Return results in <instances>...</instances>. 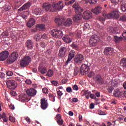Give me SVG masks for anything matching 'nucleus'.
<instances>
[{
    "label": "nucleus",
    "instance_id": "1",
    "mask_svg": "<svg viewBox=\"0 0 126 126\" xmlns=\"http://www.w3.org/2000/svg\"><path fill=\"white\" fill-rule=\"evenodd\" d=\"M43 7L46 11H52L56 12L57 10H62L63 8V1H60L57 3L54 2L52 4V7L54 9V11L52 10V5L49 3H44L43 4Z\"/></svg>",
    "mask_w": 126,
    "mask_h": 126
},
{
    "label": "nucleus",
    "instance_id": "2",
    "mask_svg": "<svg viewBox=\"0 0 126 126\" xmlns=\"http://www.w3.org/2000/svg\"><path fill=\"white\" fill-rule=\"evenodd\" d=\"M103 15L105 18L107 19H118L120 17V14H119V10H114L113 11L108 14L107 13H104L103 14Z\"/></svg>",
    "mask_w": 126,
    "mask_h": 126
},
{
    "label": "nucleus",
    "instance_id": "3",
    "mask_svg": "<svg viewBox=\"0 0 126 126\" xmlns=\"http://www.w3.org/2000/svg\"><path fill=\"white\" fill-rule=\"evenodd\" d=\"M99 41H100V37L98 35L94 34L91 37L89 40L90 45L91 47H95Z\"/></svg>",
    "mask_w": 126,
    "mask_h": 126
},
{
    "label": "nucleus",
    "instance_id": "4",
    "mask_svg": "<svg viewBox=\"0 0 126 126\" xmlns=\"http://www.w3.org/2000/svg\"><path fill=\"white\" fill-rule=\"evenodd\" d=\"M18 58V53L17 52H13L9 56L7 60V63H13Z\"/></svg>",
    "mask_w": 126,
    "mask_h": 126
},
{
    "label": "nucleus",
    "instance_id": "5",
    "mask_svg": "<svg viewBox=\"0 0 126 126\" xmlns=\"http://www.w3.org/2000/svg\"><path fill=\"white\" fill-rule=\"evenodd\" d=\"M30 62H31V58L29 56H27L21 59L20 61V64L22 67H25V66L29 65Z\"/></svg>",
    "mask_w": 126,
    "mask_h": 126
},
{
    "label": "nucleus",
    "instance_id": "6",
    "mask_svg": "<svg viewBox=\"0 0 126 126\" xmlns=\"http://www.w3.org/2000/svg\"><path fill=\"white\" fill-rule=\"evenodd\" d=\"M84 61V56L81 54H77L75 56L74 58V63L75 65L80 64Z\"/></svg>",
    "mask_w": 126,
    "mask_h": 126
},
{
    "label": "nucleus",
    "instance_id": "7",
    "mask_svg": "<svg viewBox=\"0 0 126 126\" xmlns=\"http://www.w3.org/2000/svg\"><path fill=\"white\" fill-rule=\"evenodd\" d=\"M51 35L52 37H54V38H59V39H61V38H63V31L56 29L52 30Z\"/></svg>",
    "mask_w": 126,
    "mask_h": 126
},
{
    "label": "nucleus",
    "instance_id": "8",
    "mask_svg": "<svg viewBox=\"0 0 126 126\" xmlns=\"http://www.w3.org/2000/svg\"><path fill=\"white\" fill-rule=\"evenodd\" d=\"M6 84L9 89H15L17 87V83L14 80H9L6 83Z\"/></svg>",
    "mask_w": 126,
    "mask_h": 126
},
{
    "label": "nucleus",
    "instance_id": "9",
    "mask_svg": "<svg viewBox=\"0 0 126 126\" xmlns=\"http://www.w3.org/2000/svg\"><path fill=\"white\" fill-rule=\"evenodd\" d=\"M75 51H74V50H71L68 53V58L65 64L67 65L70 63H71V61H72V59H73V58H75Z\"/></svg>",
    "mask_w": 126,
    "mask_h": 126
},
{
    "label": "nucleus",
    "instance_id": "10",
    "mask_svg": "<svg viewBox=\"0 0 126 126\" xmlns=\"http://www.w3.org/2000/svg\"><path fill=\"white\" fill-rule=\"evenodd\" d=\"M90 70V68L87 65L83 64L82 65L81 68H80V72L81 74H87L89 72Z\"/></svg>",
    "mask_w": 126,
    "mask_h": 126
},
{
    "label": "nucleus",
    "instance_id": "11",
    "mask_svg": "<svg viewBox=\"0 0 126 126\" xmlns=\"http://www.w3.org/2000/svg\"><path fill=\"white\" fill-rule=\"evenodd\" d=\"M9 56V52L7 51H4L0 53V61L3 62L5 61Z\"/></svg>",
    "mask_w": 126,
    "mask_h": 126
},
{
    "label": "nucleus",
    "instance_id": "12",
    "mask_svg": "<svg viewBox=\"0 0 126 126\" xmlns=\"http://www.w3.org/2000/svg\"><path fill=\"white\" fill-rule=\"evenodd\" d=\"M66 51L67 49L66 48L64 47H61L60 48V50L59 52L58 56L60 58H64V56H65V53H66Z\"/></svg>",
    "mask_w": 126,
    "mask_h": 126
},
{
    "label": "nucleus",
    "instance_id": "13",
    "mask_svg": "<svg viewBox=\"0 0 126 126\" xmlns=\"http://www.w3.org/2000/svg\"><path fill=\"white\" fill-rule=\"evenodd\" d=\"M26 93L29 96L34 97L37 94V91L33 88H31L26 91Z\"/></svg>",
    "mask_w": 126,
    "mask_h": 126
},
{
    "label": "nucleus",
    "instance_id": "14",
    "mask_svg": "<svg viewBox=\"0 0 126 126\" xmlns=\"http://www.w3.org/2000/svg\"><path fill=\"white\" fill-rule=\"evenodd\" d=\"M40 104V107L42 110H46V109L48 108V106H49L48 102L46 101V99L45 98H42L41 99Z\"/></svg>",
    "mask_w": 126,
    "mask_h": 126
},
{
    "label": "nucleus",
    "instance_id": "15",
    "mask_svg": "<svg viewBox=\"0 0 126 126\" xmlns=\"http://www.w3.org/2000/svg\"><path fill=\"white\" fill-rule=\"evenodd\" d=\"M94 81L96 83H98L99 84H102V83H104V80H103V78L100 74H97L94 78Z\"/></svg>",
    "mask_w": 126,
    "mask_h": 126
},
{
    "label": "nucleus",
    "instance_id": "16",
    "mask_svg": "<svg viewBox=\"0 0 126 126\" xmlns=\"http://www.w3.org/2000/svg\"><path fill=\"white\" fill-rule=\"evenodd\" d=\"M107 30L111 34H117L119 33V29L118 27H109Z\"/></svg>",
    "mask_w": 126,
    "mask_h": 126
},
{
    "label": "nucleus",
    "instance_id": "17",
    "mask_svg": "<svg viewBox=\"0 0 126 126\" xmlns=\"http://www.w3.org/2000/svg\"><path fill=\"white\" fill-rule=\"evenodd\" d=\"M113 52H114V49H113V48L107 47L104 49L103 53L104 55H106L107 56L108 55L111 56L112 54H113Z\"/></svg>",
    "mask_w": 126,
    "mask_h": 126
},
{
    "label": "nucleus",
    "instance_id": "18",
    "mask_svg": "<svg viewBox=\"0 0 126 126\" xmlns=\"http://www.w3.org/2000/svg\"><path fill=\"white\" fill-rule=\"evenodd\" d=\"M84 19H90L92 17V13L90 11H86L83 13Z\"/></svg>",
    "mask_w": 126,
    "mask_h": 126
},
{
    "label": "nucleus",
    "instance_id": "19",
    "mask_svg": "<svg viewBox=\"0 0 126 126\" xmlns=\"http://www.w3.org/2000/svg\"><path fill=\"white\" fill-rule=\"evenodd\" d=\"M82 18V14L81 13H78L75 14L73 17V20L74 22H79Z\"/></svg>",
    "mask_w": 126,
    "mask_h": 126
},
{
    "label": "nucleus",
    "instance_id": "20",
    "mask_svg": "<svg viewBox=\"0 0 126 126\" xmlns=\"http://www.w3.org/2000/svg\"><path fill=\"white\" fill-rule=\"evenodd\" d=\"M102 7L97 6L94 9H92V11L93 13H94V14H99V13H101V12H102Z\"/></svg>",
    "mask_w": 126,
    "mask_h": 126
},
{
    "label": "nucleus",
    "instance_id": "21",
    "mask_svg": "<svg viewBox=\"0 0 126 126\" xmlns=\"http://www.w3.org/2000/svg\"><path fill=\"white\" fill-rule=\"evenodd\" d=\"M31 2H28L27 3L24 4L23 6H22L20 9H19V10L20 11H22L23 10H25V9H28L29 7L31 6Z\"/></svg>",
    "mask_w": 126,
    "mask_h": 126
},
{
    "label": "nucleus",
    "instance_id": "22",
    "mask_svg": "<svg viewBox=\"0 0 126 126\" xmlns=\"http://www.w3.org/2000/svg\"><path fill=\"white\" fill-rule=\"evenodd\" d=\"M121 10L123 12H126V0H123L120 2Z\"/></svg>",
    "mask_w": 126,
    "mask_h": 126
},
{
    "label": "nucleus",
    "instance_id": "23",
    "mask_svg": "<svg viewBox=\"0 0 126 126\" xmlns=\"http://www.w3.org/2000/svg\"><path fill=\"white\" fill-rule=\"evenodd\" d=\"M63 40L65 43H67V44H69L72 42V39L69 37V35H65L63 37Z\"/></svg>",
    "mask_w": 126,
    "mask_h": 126
},
{
    "label": "nucleus",
    "instance_id": "24",
    "mask_svg": "<svg viewBox=\"0 0 126 126\" xmlns=\"http://www.w3.org/2000/svg\"><path fill=\"white\" fill-rule=\"evenodd\" d=\"M26 44L27 48L29 49V50H31L32 49H33V47H34V45H33V42L31 40H28L26 43Z\"/></svg>",
    "mask_w": 126,
    "mask_h": 126
},
{
    "label": "nucleus",
    "instance_id": "25",
    "mask_svg": "<svg viewBox=\"0 0 126 126\" xmlns=\"http://www.w3.org/2000/svg\"><path fill=\"white\" fill-rule=\"evenodd\" d=\"M36 23V21L33 18H31L27 23V26L28 27H29L30 28H31L32 26L34 25V24Z\"/></svg>",
    "mask_w": 126,
    "mask_h": 126
},
{
    "label": "nucleus",
    "instance_id": "26",
    "mask_svg": "<svg viewBox=\"0 0 126 126\" xmlns=\"http://www.w3.org/2000/svg\"><path fill=\"white\" fill-rule=\"evenodd\" d=\"M122 94H123V93L120 91V90H119V89H115L113 93V95L115 97H121Z\"/></svg>",
    "mask_w": 126,
    "mask_h": 126
},
{
    "label": "nucleus",
    "instance_id": "27",
    "mask_svg": "<svg viewBox=\"0 0 126 126\" xmlns=\"http://www.w3.org/2000/svg\"><path fill=\"white\" fill-rule=\"evenodd\" d=\"M64 26H71L72 25V20L70 18L67 19L64 22Z\"/></svg>",
    "mask_w": 126,
    "mask_h": 126
},
{
    "label": "nucleus",
    "instance_id": "28",
    "mask_svg": "<svg viewBox=\"0 0 126 126\" xmlns=\"http://www.w3.org/2000/svg\"><path fill=\"white\" fill-rule=\"evenodd\" d=\"M33 13L35 15H41L42 14V9L40 7L36 8L33 11Z\"/></svg>",
    "mask_w": 126,
    "mask_h": 126
},
{
    "label": "nucleus",
    "instance_id": "29",
    "mask_svg": "<svg viewBox=\"0 0 126 126\" xmlns=\"http://www.w3.org/2000/svg\"><path fill=\"white\" fill-rule=\"evenodd\" d=\"M73 7L75 8V10L78 11V13H80L81 14V12H82L84 10L83 8L80 7L79 5L76 4H74L73 5Z\"/></svg>",
    "mask_w": 126,
    "mask_h": 126
},
{
    "label": "nucleus",
    "instance_id": "30",
    "mask_svg": "<svg viewBox=\"0 0 126 126\" xmlns=\"http://www.w3.org/2000/svg\"><path fill=\"white\" fill-rule=\"evenodd\" d=\"M38 70H39L40 72L42 73V74H45L48 71V69H47V67H38Z\"/></svg>",
    "mask_w": 126,
    "mask_h": 126
},
{
    "label": "nucleus",
    "instance_id": "31",
    "mask_svg": "<svg viewBox=\"0 0 126 126\" xmlns=\"http://www.w3.org/2000/svg\"><path fill=\"white\" fill-rule=\"evenodd\" d=\"M0 119H2L3 122H5V123H7V121H8V118L6 117L5 113L3 112L2 115L0 114Z\"/></svg>",
    "mask_w": 126,
    "mask_h": 126
},
{
    "label": "nucleus",
    "instance_id": "32",
    "mask_svg": "<svg viewBox=\"0 0 126 126\" xmlns=\"http://www.w3.org/2000/svg\"><path fill=\"white\" fill-rule=\"evenodd\" d=\"M55 21L58 26H61L63 24V20L59 18H56L55 19Z\"/></svg>",
    "mask_w": 126,
    "mask_h": 126
},
{
    "label": "nucleus",
    "instance_id": "33",
    "mask_svg": "<svg viewBox=\"0 0 126 126\" xmlns=\"http://www.w3.org/2000/svg\"><path fill=\"white\" fill-rule=\"evenodd\" d=\"M19 99L22 102H25L26 101V94H22L19 95Z\"/></svg>",
    "mask_w": 126,
    "mask_h": 126
},
{
    "label": "nucleus",
    "instance_id": "34",
    "mask_svg": "<svg viewBox=\"0 0 126 126\" xmlns=\"http://www.w3.org/2000/svg\"><path fill=\"white\" fill-rule=\"evenodd\" d=\"M120 65L126 68V58H123L120 61Z\"/></svg>",
    "mask_w": 126,
    "mask_h": 126
},
{
    "label": "nucleus",
    "instance_id": "35",
    "mask_svg": "<svg viewBox=\"0 0 126 126\" xmlns=\"http://www.w3.org/2000/svg\"><path fill=\"white\" fill-rule=\"evenodd\" d=\"M36 30H39L40 31H42L45 29V25L44 24H39L37 25L36 26Z\"/></svg>",
    "mask_w": 126,
    "mask_h": 126
},
{
    "label": "nucleus",
    "instance_id": "36",
    "mask_svg": "<svg viewBox=\"0 0 126 126\" xmlns=\"http://www.w3.org/2000/svg\"><path fill=\"white\" fill-rule=\"evenodd\" d=\"M115 42L116 43H120V42H121V41H123V37H119L118 36H114Z\"/></svg>",
    "mask_w": 126,
    "mask_h": 126
},
{
    "label": "nucleus",
    "instance_id": "37",
    "mask_svg": "<svg viewBox=\"0 0 126 126\" xmlns=\"http://www.w3.org/2000/svg\"><path fill=\"white\" fill-rule=\"evenodd\" d=\"M46 75L49 77H52V76L54 75V71H53V70L52 69L48 70L47 72Z\"/></svg>",
    "mask_w": 126,
    "mask_h": 126
},
{
    "label": "nucleus",
    "instance_id": "38",
    "mask_svg": "<svg viewBox=\"0 0 126 126\" xmlns=\"http://www.w3.org/2000/svg\"><path fill=\"white\" fill-rule=\"evenodd\" d=\"M119 21H122V22H126V15L121 16L119 19Z\"/></svg>",
    "mask_w": 126,
    "mask_h": 126
},
{
    "label": "nucleus",
    "instance_id": "39",
    "mask_svg": "<svg viewBox=\"0 0 126 126\" xmlns=\"http://www.w3.org/2000/svg\"><path fill=\"white\" fill-rule=\"evenodd\" d=\"M57 94L58 99H60L61 100V98L62 96V95L63 94V93L60 90L57 91Z\"/></svg>",
    "mask_w": 126,
    "mask_h": 126
},
{
    "label": "nucleus",
    "instance_id": "40",
    "mask_svg": "<svg viewBox=\"0 0 126 126\" xmlns=\"http://www.w3.org/2000/svg\"><path fill=\"white\" fill-rule=\"evenodd\" d=\"M71 47L73 48V49H75V50H77L79 48L78 44L73 43L71 45Z\"/></svg>",
    "mask_w": 126,
    "mask_h": 126
},
{
    "label": "nucleus",
    "instance_id": "41",
    "mask_svg": "<svg viewBox=\"0 0 126 126\" xmlns=\"http://www.w3.org/2000/svg\"><path fill=\"white\" fill-rule=\"evenodd\" d=\"M6 74L7 76H12L13 75V72L11 71H6Z\"/></svg>",
    "mask_w": 126,
    "mask_h": 126
},
{
    "label": "nucleus",
    "instance_id": "42",
    "mask_svg": "<svg viewBox=\"0 0 126 126\" xmlns=\"http://www.w3.org/2000/svg\"><path fill=\"white\" fill-rule=\"evenodd\" d=\"M57 122L59 126H63V120H57Z\"/></svg>",
    "mask_w": 126,
    "mask_h": 126
},
{
    "label": "nucleus",
    "instance_id": "43",
    "mask_svg": "<svg viewBox=\"0 0 126 126\" xmlns=\"http://www.w3.org/2000/svg\"><path fill=\"white\" fill-rule=\"evenodd\" d=\"M40 46L43 49L46 48V43L44 41H41L40 42Z\"/></svg>",
    "mask_w": 126,
    "mask_h": 126
},
{
    "label": "nucleus",
    "instance_id": "44",
    "mask_svg": "<svg viewBox=\"0 0 126 126\" xmlns=\"http://www.w3.org/2000/svg\"><path fill=\"white\" fill-rule=\"evenodd\" d=\"M111 4H110V7L111 8H115L116 5H118V3H111Z\"/></svg>",
    "mask_w": 126,
    "mask_h": 126
},
{
    "label": "nucleus",
    "instance_id": "45",
    "mask_svg": "<svg viewBox=\"0 0 126 126\" xmlns=\"http://www.w3.org/2000/svg\"><path fill=\"white\" fill-rule=\"evenodd\" d=\"M34 39H35L36 41H40L41 37L39 34H36L34 36Z\"/></svg>",
    "mask_w": 126,
    "mask_h": 126
},
{
    "label": "nucleus",
    "instance_id": "46",
    "mask_svg": "<svg viewBox=\"0 0 126 126\" xmlns=\"http://www.w3.org/2000/svg\"><path fill=\"white\" fill-rule=\"evenodd\" d=\"M9 120L11 123H14L15 122V118L12 116H9Z\"/></svg>",
    "mask_w": 126,
    "mask_h": 126
},
{
    "label": "nucleus",
    "instance_id": "47",
    "mask_svg": "<svg viewBox=\"0 0 126 126\" xmlns=\"http://www.w3.org/2000/svg\"><path fill=\"white\" fill-rule=\"evenodd\" d=\"M78 72H79V68H78V67L75 68L74 72V75H76L78 73Z\"/></svg>",
    "mask_w": 126,
    "mask_h": 126
},
{
    "label": "nucleus",
    "instance_id": "48",
    "mask_svg": "<svg viewBox=\"0 0 126 126\" xmlns=\"http://www.w3.org/2000/svg\"><path fill=\"white\" fill-rule=\"evenodd\" d=\"M113 90H114V87H113L112 86L109 87L108 88V91L109 93H112V92H113Z\"/></svg>",
    "mask_w": 126,
    "mask_h": 126
},
{
    "label": "nucleus",
    "instance_id": "49",
    "mask_svg": "<svg viewBox=\"0 0 126 126\" xmlns=\"http://www.w3.org/2000/svg\"><path fill=\"white\" fill-rule=\"evenodd\" d=\"M51 83L54 85V86H58V84H59V82L57 81H52Z\"/></svg>",
    "mask_w": 126,
    "mask_h": 126
},
{
    "label": "nucleus",
    "instance_id": "50",
    "mask_svg": "<svg viewBox=\"0 0 126 126\" xmlns=\"http://www.w3.org/2000/svg\"><path fill=\"white\" fill-rule=\"evenodd\" d=\"M50 99H51V101H52V102H55V101H56V99L55 98V95H54L53 94H51L50 95Z\"/></svg>",
    "mask_w": 126,
    "mask_h": 126
},
{
    "label": "nucleus",
    "instance_id": "51",
    "mask_svg": "<svg viewBox=\"0 0 126 126\" xmlns=\"http://www.w3.org/2000/svg\"><path fill=\"white\" fill-rule=\"evenodd\" d=\"M97 1H98V0H90V3L91 4H95V3H97Z\"/></svg>",
    "mask_w": 126,
    "mask_h": 126
},
{
    "label": "nucleus",
    "instance_id": "52",
    "mask_svg": "<svg viewBox=\"0 0 126 126\" xmlns=\"http://www.w3.org/2000/svg\"><path fill=\"white\" fill-rule=\"evenodd\" d=\"M98 114L100 116H104L105 115V112H104V111H102L101 110H98Z\"/></svg>",
    "mask_w": 126,
    "mask_h": 126
},
{
    "label": "nucleus",
    "instance_id": "53",
    "mask_svg": "<svg viewBox=\"0 0 126 126\" xmlns=\"http://www.w3.org/2000/svg\"><path fill=\"white\" fill-rule=\"evenodd\" d=\"M74 1H75V0H71L68 1L67 3H65V5H67L68 4H72Z\"/></svg>",
    "mask_w": 126,
    "mask_h": 126
},
{
    "label": "nucleus",
    "instance_id": "54",
    "mask_svg": "<svg viewBox=\"0 0 126 126\" xmlns=\"http://www.w3.org/2000/svg\"><path fill=\"white\" fill-rule=\"evenodd\" d=\"M49 90H48V89H47V88H44L43 89H42V92L43 93H48Z\"/></svg>",
    "mask_w": 126,
    "mask_h": 126
},
{
    "label": "nucleus",
    "instance_id": "55",
    "mask_svg": "<svg viewBox=\"0 0 126 126\" xmlns=\"http://www.w3.org/2000/svg\"><path fill=\"white\" fill-rule=\"evenodd\" d=\"M25 121L28 123V124H31V120L29 117H26L25 118Z\"/></svg>",
    "mask_w": 126,
    "mask_h": 126
},
{
    "label": "nucleus",
    "instance_id": "56",
    "mask_svg": "<svg viewBox=\"0 0 126 126\" xmlns=\"http://www.w3.org/2000/svg\"><path fill=\"white\" fill-rule=\"evenodd\" d=\"M56 119L57 120H62V116L60 114H57L56 115Z\"/></svg>",
    "mask_w": 126,
    "mask_h": 126
},
{
    "label": "nucleus",
    "instance_id": "57",
    "mask_svg": "<svg viewBox=\"0 0 126 126\" xmlns=\"http://www.w3.org/2000/svg\"><path fill=\"white\" fill-rule=\"evenodd\" d=\"M26 83L28 85H30L32 83V81L30 80V79H27L26 81Z\"/></svg>",
    "mask_w": 126,
    "mask_h": 126
},
{
    "label": "nucleus",
    "instance_id": "58",
    "mask_svg": "<svg viewBox=\"0 0 126 126\" xmlns=\"http://www.w3.org/2000/svg\"><path fill=\"white\" fill-rule=\"evenodd\" d=\"M91 93V92H89V91H88V93L87 94V95H86V98L89 99Z\"/></svg>",
    "mask_w": 126,
    "mask_h": 126
},
{
    "label": "nucleus",
    "instance_id": "59",
    "mask_svg": "<svg viewBox=\"0 0 126 126\" xmlns=\"http://www.w3.org/2000/svg\"><path fill=\"white\" fill-rule=\"evenodd\" d=\"M10 94L12 95V96H16V95H17L16 92L13 91L10 92Z\"/></svg>",
    "mask_w": 126,
    "mask_h": 126
},
{
    "label": "nucleus",
    "instance_id": "60",
    "mask_svg": "<svg viewBox=\"0 0 126 126\" xmlns=\"http://www.w3.org/2000/svg\"><path fill=\"white\" fill-rule=\"evenodd\" d=\"M66 90L67 92H68V93H70V92H72V90L71 89V88H70V87H68L66 89Z\"/></svg>",
    "mask_w": 126,
    "mask_h": 126
},
{
    "label": "nucleus",
    "instance_id": "61",
    "mask_svg": "<svg viewBox=\"0 0 126 126\" xmlns=\"http://www.w3.org/2000/svg\"><path fill=\"white\" fill-rule=\"evenodd\" d=\"M42 39H47L48 38V36H47V34L46 33H44L41 35Z\"/></svg>",
    "mask_w": 126,
    "mask_h": 126
},
{
    "label": "nucleus",
    "instance_id": "62",
    "mask_svg": "<svg viewBox=\"0 0 126 126\" xmlns=\"http://www.w3.org/2000/svg\"><path fill=\"white\" fill-rule=\"evenodd\" d=\"M11 8V7H10V6L9 5L6 6L5 8V10H6V11H8L9 10H10Z\"/></svg>",
    "mask_w": 126,
    "mask_h": 126
},
{
    "label": "nucleus",
    "instance_id": "63",
    "mask_svg": "<svg viewBox=\"0 0 126 126\" xmlns=\"http://www.w3.org/2000/svg\"><path fill=\"white\" fill-rule=\"evenodd\" d=\"M72 88L73 90H76V91H77V90H78V87L76 85H74Z\"/></svg>",
    "mask_w": 126,
    "mask_h": 126
},
{
    "label": "nucleus",
    "instance_id": "64",
    "mask_svg": "<svg viewBox=\"0 0 126 126\" xmlns=\"http://www.w3.org/2000/svg\"><path fill=\"white\" fill-rule=\"evenodd\" d=\"M122 36L124 38L125 40H126V31H125L123 33H122Z\"/></svg>",
    "mask_w": 126,
    "mask_h": 126
}]
</instances>
